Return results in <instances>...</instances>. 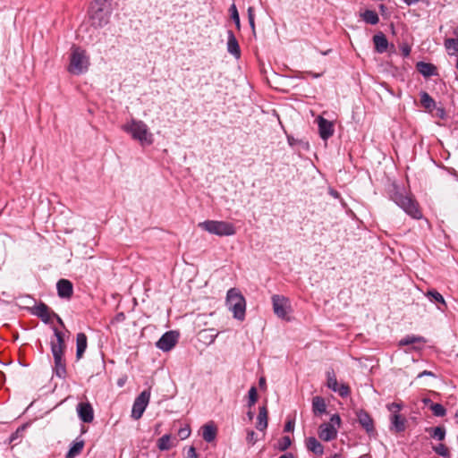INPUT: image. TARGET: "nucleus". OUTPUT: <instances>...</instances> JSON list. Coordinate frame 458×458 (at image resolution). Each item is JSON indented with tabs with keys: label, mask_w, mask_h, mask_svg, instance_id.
Masks as SVG:
<instances>
[{
	"label": "nucleus",
	"mask_w": 458,
	"mask_h": 458,
	"mask_svg": "<svg viewBox=\"0 0 458 458\" xmlns=\"http://www.w3.org/2000/svg\"><path fill=\"white\" fill-rule=\"evenodd\" d=\"M122 129L131 134L132 139L140 141L142 146L153 143L152 133L149 132L147 124L140 120L132 119L131 122L123 124Z\"/></svg>",
	"instance_id": "nucleus-1"
},
{
	"label": "nucleus",
	"mask_w": 458,
	"mask_h": 458,
	"mask_svg": "<svg viewBox=\"0 0 458 458\" xmlns=\"http://www.w3.org/2000/svg\"><path fill=\"white\" fill-rule=\"evenodd\" d=\"M89 66V59L86 55V51L79 47L72 46L68 72L74 75H80L86 72Z\"/></svg>",
	"instance_id": "nucleus-2"
},
{
	"label": "nucleus",
	"mask_w": 458,
	"mask_h": 458,
	"mask_svg": "<svg viewBox=\"0 0 458 458\" xmlns=\"http://www.w3.org/2000/svg\"><path fill=\"white\" fill-rule=\"evenodd\" d=\"M226 305L233 314V318L242 321L245 318L246 301L241 293L231 288L226 294Z\"/></svg>",
	"instance_id": "nucleus-3"
},
{
	"label": "nucleus",
	"mask_w": 458,
	"mask_h": 458,
	"mask_svg": "<svg viewBox=\"0 0 458 458\" xmlns=\"http://www.w3.org/2000/svg\"><path fill=\"white\" fill-rule=\"evenodd\" d=\"M199 226L209 233L217 236H231L236 230L233 224L226 221L206 220L199 224Z\"/></svg>",
	"instance_id": "nucleus-4"
},
{
	"label": "nucleus",
	"mask_w": 458,
	"mask_h": 458,
	"mask_svg": "<svg viewBox=\"0 0 458 458\" xmlns=\"http://www.w3.org/2000/svg\"><path fill=\"white\" fill-rule=\"evenodd\" d=\"M393 200L411 217L416 219L421 217L422 215L418 208L417 202L410 196L404 194L403 192L397 191L394 194Z\"/></svg>",
	"instance_id": "nucleus-5"
},
{
	"label": "nucleus",
	"mask_w": 458,
	"mask_h": 458,
	"mask_svg": "<svg viewBox=\"0 0 458 458\" xmlns=\"http://www.w3.org/2000/svg\"><path fill=\"white\" fill-rule=\"evenodd\" d=\"M271 300L274 313L282 319L289 320L288 314L291 311L289 299L284 295L275 294Z\"/></svg>",
	"instance_id": "nucleus-6"
},
{
	"label": "nucleus",
	"mask_w": 458,
	"mask_h": 458,
	"mask_svg": "<svg viewBox=\"0 0 458 458\" xmlns=\"http://www.w3.org/2000/svg\"><path fill=\"white\" fill-rule=\"evenodd\" d=\"M149 399L150 392L148 390H144L136 397L131 409V417L134 420H139L142 417L149 403Z\"/></svg>",
	"instance_id": "nucleus-7"
},
{
	"label": "nucleus",
	"mask_w": 458,
	"mask_h": 458,
	"mask_svg": "<svg viewBox=\"0 0 458 458\" xmlns=\"http://www.w3.org/2000/svg\"><path fill=\"white\" fill-rule=\"evenodd\" d=\"M64 348L51 347L55 363V374L60 378H64L66 376V361L64 357Z\"/></svg>",
	"instance_id": "nucleus-8"
},
{
	"label": "nucleus",
	"mask_w": 458,
	"mask_h": 458,
	"mask_svg": "<svg viewBox=\"0 0 458 458\" xmlns=\"http://www.w3.org/2000/svg\"><path fill=\"white\" fill-rule=\"evenodd\" d=\"M103 3L99 0H96L91 4V19L93 20L94 24L98 27H103L108 22L109 16L107 13L103 11Z\"/></svg>",
	"instance_id": "nucleus-9"
},
{
	"label": "nucleus",
	"mask_w": 458,
	"mask_h": 458,
	"mask_svg": "<svg viewBox=\"0 0 458 458\" xmlns=\"http://www.w3.org/2000/svg\"><path fill=\"white\" fill-rule=\"evenodd\" d=\"M177 341L178 334H176L174 331H168L160 337L156 345L158 349L164 352H169L174 347Z\"/></svg>",
	"instance_id": "nucleus-10"
},
{
	"label": "nucleus",
	"mask_w": 458,
	"mask_h": 458,
	"mask_svg": "<svg viewBox=\"0 0 458 458\" xmlns=\"http://www.w3.org/2000/svg\"><path fill=\"white\" fill-rule=\"evenodd\" d=\"M356 416L359 423L369 435H372L375 433L373 419L367 411L363 410H359L356 411Z\"/></svg>",
	"instance_id": "nucleus-11"
},
{
	"label": "nucleus",
	"mask_w": 458,
	"mask_h": 458,
	"mask_svg": "<svg viewBox=\"0 0 458 458\" xmlns=\"http://www.w3.org/2000/svg\"><path fill=\"white\" fill-rule=\"evenodd\" d=\"M390 430L394 433L403 432L406 428L407 420L405 417L394 411V413L390 415Z\"/></svg>",
	"instance_id": "nucleus-12"
},
{
	"label": "nucleus",
	"mask_w": 458,
	"mask_h": 458,
	"mask_svg": "<svg viewBox=\"0 0 458 458\" xmlns=\"http://www.w3.org/2000/svg\"><path fill=\"white\" fill-rule=\"evenodd\" d=\"M79 418L85 423H90L94 420V411L89 403H80L77 405Z\"/></svg>",
	"instance_id": "nucleus-13"
},
{
	"label": "nucleus",
	"mask_w": 458,
	"mask_h": 458,
	"mask_svg": "<svg viewBox=\"0 0 458 458\" xmlns=\"http://www.w3.org/2000/svg\"><path fill=\"white\" fill-rule=\"evenodd\" d=\"M58 296L62 299H71L73 294V285L68 279H60L56 284Z\"/></svg>",
	"instance_id": "nucleus-14"
},
{
	"label": "nucleus",
	"mask_w": 458,
	"mask_h": 458,
	"mask_svg": "<svg viewBox=\"0 0 458 458\" xmlns=\"http://www.w3.org/2000/svg\"><path fill=\"white\" fill-rule=\"evenodd\" d=\"M318 125L319 135L323 140H327L334 134L333 123L322 116L318 117Z\"/></svg>",
	"instance_id": "nucleus-15"
},
{
	"label": "nucleus",
	"mask_w": 458,
	"mask_h": 458,
	"mask_svg": "<svg viewBox=\"0 0 458 458\" xmlns=\"http://www.w3.org/2000/svg\"><path fill=\"white\" fill-rule=\"evenodd\" d=\"M319 437L324 441H331L337 436V430L333 424L323 423L319 427Z\"/></svg>",
	"instance_id": "nucleus-16"
},
{
	"label": "nucleus",
	"mask_w": 458,
	"mask_h": 458,
	"mask_svg": "<svg viewBox=\"0 0 458 458\" xmlns=\"http://www.w3.org/2000/svg\"><path fill=\"white\" fill-rule=\"evenodd\" d=\"M54 311L45 303H39L34 308V314L38 317L44 323L48 324L54 316Z\"/></svg>",
	"instance_id": "nucleus-17"
},
{
	"label": "nucleus",
	"mask_w": 458,
	"mask_h": 458,
	"mask_svg": "<svg viewBox=\"0 0 458 458\" xmlns=\"http://www.w3.org/2000/svg\"><path fill=\"white\" fill-rule=\"evenodd\" d=\"M227 51L236 59L241 57V48L232 30L227 31Z\"/></svg>",
	"instance_id": "nucleus-18"
},
{
	"label": "nucleus",
	"mask_w": 458,
	"mask_h": 458,
	"mask_svg": "<svg viewBox=\"0 0 458 458\" xmlns=\"http://www.w3.org/2000/svg\"><path fill=\"white\" fill-rule=\"evenodd\" d=\"M88 346V338L84 333H78L76 335V359L81 360Z\"/></svg>",
	"instance_id": "nucleus-19"
},
{
	"label": "nucleus",
	"mask_w": 458,
	"mask_h": 458,
	"mask_svg": "<svg viewBox=\"0 0 458 458\" xmlns=\"http://www.w3.org/2000/svg\"><path fill=\"white\" fill-rule=\"evenodd\" d=\"M373 43L377 53L382 54L387 50L388 40L384 33L378 32L377 34L374 35Z\"/></svg>",
	"instance_id": "nucleus-20"
},
{
	"label": "nucleus",
	"mask_w": 458,
	"mask_h": 458,
	"mask_svg": "<svg viewBox=\"0 0 458 458\" xmlns=\"http://www.w3.org/2000/svg\"><path fill=\"white\" fill-rule=\"evenodd\" d=\"M216 428L213 423H208L202 427V437L206 442H213L216 439Z\"/></svg>",
	"instance_id": "nucleus-21"
},
{
	"label": "nucleus",
	"mask_w": 458,
	"mask_h": 458,
	"mask_svg": "<svg viewBox=\"0 0 458 458\" xmlns=\"http://www.w3.org/2000/svg\"><path fill=\"white\" fill-rule=\"evenodd\" d=\"M200 339L207 344H211L215 342L216 338L219 335V332H216L214 328L203 329L199 333Z\"/></svg>",
	"instance_id": "nucleus-22"
},
{
	"label": "nucleus",
	"mask_w": 458,
	"mask_h": 458,
	"mask_svg": "<svg viewBox=\"0 0 458 458\" xmlns=\"http://www.w3.org/2000/svg\"><path fill=\"white\" fill-rule=\"evenodd\" d=\"M312 411L315 415H321L327 411L326 402L321 396H315L312 399Z\"/></svg>",
	"instance_id": "nucleus-23"
},
{
	"label": "nucleus",
	"mask_w": 458,
	"mask_h": 458,
	"mask_svg": "<svg viewBox=\"0 0 458 458\" xmlns=\"http://www.w3.org/2000/svg\"><path fill=\"white\" fill-rule=\"evenodd\" d=\"M258 421L256 428L263 431L267 427V419H268V412L266 406H262L259 408V415H258Z\"/></svg>",
	"instance_id": "nucleus-24"
},
{
	"label": "nucleus",
	"mask_w": 458,
	"mask_h": 458,
	"mask_svg": "<svg viewBox=\"0 0 458 458\" xmlns=\"http://www.w3.org/2000/svg\"><path fill=\"white\" fill-rule=\"evenodd\" d=\"M306 446L309 451L314 453L315 454L320 455L324 452L323 445L314 437H310L309 438H307Z\"/></svg>",
	"instance_id": "nucleus-25"
},
{
	"label": "nucleus",
	"mask_w": 458,
	"mask_h": 458,
	"mask_svg": "<svg viewBox=\"0 0 458 458\" xmlns=\"http://www.w3.org/2000/svg\"><path fill=\"white\" fill-rule=\"evenodd\" d=\"M54 335L55 336V340H51L50 345L51 347L56 348H64L66 349V344L64 340V333L59 331L56 327H53Z\"/></svg>",
	"instance_id": "nucleus-26"
},
{
	"label": "nucleus",
	"mask_w": 458,
	"mask_h": 458,
	"mask_svg": "<svg viewBox=\"0 0 458 458\" xmlns=\"http://www.w3.org/2000/svg\"><path fill=\"white\" fill-rule=\"evenodd\" d=\"M417 70L425 77L436 74V66L425 62H419L417 64Z\"/></svg>",
	"instance_id": "nucleus-27"
},
{
	"label": "nucleus",
	"mask_w": 458,
	"mask_h": 458,
	"mask_svg": "<svg viewBox=\"0 0 458 458\" xmlns=\"http://www.w3.org/2000/svg\"><path fill=\"white\" fill-rule=\"evenodd\" d=\"M84 447V441H75L72 443L69 451L67 452L65 458H74L78 454H80Z\"/></svg>",
	"instance_id": "nucleus-28"
},
{
	"label": "nucleus",
	"mask_w": 458,
	"mask_h": 458,
	"mask_svg": "<svg viewBox=\"0 0 458 458\" xmlns=\"http://www.w3.org/2000/svg\"><path fill=\"white\" fill-rule=\"evenodd\" d=\"M360 16L364 21L371 25H375L379 21L377 13L372 10H366Z\"/></svg>",
	"instance_id": "nucleus-29"
},
{
	"label": "nucleus",
	"mask_w": 458,
	"mask_h": 458,
	"mask_svg": "<svg viewBox=\"0 0 458 458\" xmlns=\"http://www.w3.org/2000/svg\"><path fill=\"white\" fill-rule=\"evenodd\" d=\"M426 431L430 434V436L437 440H444L445 437V428L444 427H436V428H428Z\"/></svg>",
	"instance_id": "nucleus-30"
},
{
	"label": "nucleus",
	"mask_w": 458,
	"mask_h": 458,
	"mask_svg": "<svg viewBox=\"0 0 458 458\" xmlns=\"http://www.w3.org/2000/svg\"><path fill=\"white\" fill-rule=\"evenodd\" d=\"M430 301L438 302L443 305L445 308L446 307V302L441 293H439L437 290H429L425 294Z\"/></svg>",
	"instance_id": "nucleus-31"
},
{
	"label": "nucleus",
	"mask_w": 458,
	"mask_h": 458,
	"mask_svg": "<svg viewBox=\"0 0 458 458\" xmlns=\"http://www.w3.org/2000/svg\"><path fill=\"white\" fill-rule=\"evenodd\" d=\"M423 402L425 403H430V410L432 411L435 416L443 417L445 415L446 410L442 404L431 403L429 399H424Z\"/></svg>",
	"instance_id": "nucleus-32"
},
{
	"label": "nucleus",
	"mask_w": 458,
	"mask_h": 458,
	"mask_svg": "<svg viewBox=\"0 0 458 458\" xmlns=\"http://www.w3.org/2000/svg\"><path fill=\"white\" fill-rule=\"evenodd\" d=\"M420 103L421 105L428 110L433 109L436 106L435 100L429 96L427 92L420 93Z\"/></svg>",
	"instance_id": "nucleus-33"
},
{
	"label": "nucleus",
	"mask_w": 458,
	"mask_h": 458,
	"mask_svg": "<svg viewBox=\"0 0 458 458\" xmlns=\"http://www.w3.org/2000/svg\"><path fill=\"white\" fill-rule=\"evenodd\" d=\"M416 343H425V339L422 336L417 335H406L402 340H400V345H409Z\"/></svg>",
	"instance_id": "nucleus-34"
},
{
	"label": "nucleus",
	"mask_w": 458,
	"mask_h": 458,
	"mask_svg": "<svg viewBox=\"0 0 458 458\" xmlns=\"http://www.w3.org/2000/svg\"><path fill=\"white\" fill-rule=\"evenodd\" d=\"M335 373L333 369L327 371V386L331 390H335L337 383Z\"/></svg>",
	"instance_id": "nucleus-35"
},
{
	"label": "nucleus",
	"mask_w": 458,
	"mask_h": 458,
	"mask_svg": "<svg viewBox=\"0 0 458 458\" xmlns=\"http://www.w3.org/2000/svg\"><path fill=\"white\" fill-rule=\"evenodd\" d=\"M445 47L449 51L450 55H454L458 52V39L447 38L445 41Z\"/></svg>",
	"instance_id": "nucleus-36"
},
{
	"label": "nucleus",
	"mask_w": 458,
	"mask_h": 458,
	"mask_svg": "<svg viewBox=\"0 0 458 458\" xmlns=\"http://www.w3.org/2000/svg\"><path fill=\"white\" fill-rule=\"evenodd\" d=\"M333 391L337 393L341 397H347L351 393L348 385L344 383L339 384L338 382L336 383L335 390Z\"/></svg>",
	"instance_id": "nucleus-37"
},
{
	"label": "nucleus",
	"mask_w": 458,
	"mask_h": 458,
	"mask_svg": "<svg viewBox=\"0 0 458 458\" xmlns=\"http://www.w3.org/2000/svg\"><path fill=\"white\" fill-rule=\"evenodd\" d=\"M157 446L160 450H169L171 448L170 436L164 435L158 439Z\"/></svg>",
	"instance_id": "nucleus-38"
},
{
	"label": "nucleus",
	"mask_w": 458,
	"mask_h": 458,
	"mask_svg": "<svg viewBox=\"0 0 458 458\" xmlns=\"http://www.w3.org/2000/svg\"><path fill=\"white\" fill-rule=\"evenodd\" d=\"M291 444H292V441H291L290 437H288V436L283 437L278 442L277 449L280 451H285L286 449L289 448Z\"/></svg>",
	"instance_id": "nucleus-39"
},
{
	"label": "nucleus",
	"mask_w": 458,
	"mask_h": 458,
	"mask_svg": "<svg viewBox=\"0 0 458 458\" xmlns=\"http://www.w3.org/2000/svg\"><path fill=\"white\" fill-rule=\"evenodd\" d=\"M230 12H231V17L233 20V21L235 22L237 29H240V27H241L240 17H239V13H238L237 8L234 4H233L231 5Z\"/></svg>",
	"instance_id": "nucleus-40"
},
{
	"label": "nucleus",
	"mask_w": 458,
	"mask_h": 458,
	"mask_svg": "<svg viewBox=\"0 0 458 458\" xmlns=\"http://www.w3.org/2000/svg\"><path fill=\"white\" fill-rule=\"evenodd\" d=\"M28 427V424H23L21 425V427H19L15 432H13L11 437H10V442H14L15 440H17L20 437L22 436V433L25 431V429L27 428Z\"/></svg>",
	"instance_id": "nucleus-41"
},
{
	"label": "nucleus",
	"mask_w": 458,
	"mask_h": 458,
	"mask_svg": "<svg viewBox=\"0 0 458 458\" xmlns=\"http://www.w3.org/2000/svg\"><path fill=\"white\" fill-rule=\"evenodd\" d=\"M433 450L440 456H443V457H447L449 456V451L447 449V447L443 445V444H439L437 446H433Z\"/></svg>",
	"instance_id": "nucleus-42"
},
{
	"label": "nucleus",
	"mask_w": 458,
	"mask_h": 458,
	"mask_svg": "<svg viewBox=\"0 0 458 458\" xmlns=\"http://www.w3.org/2000/svg\"><path fill=\"white\" fill-rule=\"evenodd\" d=\"M258 399V393L255 386H251L249 390V406L254 405Z\"/></svg>",
	"instance_id": "nucleus-43"
},
{
	"label": "nucleus",
	"mask_w": 458,
	"mask_h": 458,
	"mask_svg": "<svg viewBox=\"0 0 458 458\" xmlns=\"http://www.w3.org/2000/svg\"><path fill=\"white\" fill-rule=\"evenodd\" d=\"M255 15H254V8L250 6L248 8V20L250 26L251 27L252 32L255 34Z\"/></svg>",
	"instance_id": "nucleus-44"
},
{
	"label": "nucleus",
	"mask_w": 458,
	"mask_h": 458,
	"mask_svg": "<svg viewBox=\"0 0 458 458\" xmlns=\"http://www.w3.org/2000/svg\"><path fill=\"white\" fill-rule=\"evenodd\" d=\"M191 435V429L189 427L182 428L178 430V436L182 440L188 438Z\"/></svg>",
	"instance_id": "nucleus-45"
},
{
	"label": "nucleus",
	"mask_w": 458,
	"mask_h": 458,
	"mask_svg": "<svg viewBox=\"0 0 458 458\" xmlns=\"http://www.w3.org/2000/svg\"><path fill=\"white\" fill-rule=\"evenodd\" d=\"M246 440L249 444L253 445L257 442V435L253 430H250L247 433Z\"/></svg>",
	"instance_id": "nucleus-46"
},
{
	"label": "nucleus",
	"mask_w": 458,
	"mask_h": 458,
	"mask_svg": "<svg viewBox=\"0 0 458 458\" xmlns=\"http://www.w3.org/2000/svg\"><path fill=\"white\" fill-rule=\"evenodd\" d=\"M401 408H402V405L399 403H392L387 404V409L389 411L392 412V414L394 413V411H397V413H399Z\"/></svg>",
	"instance_id": "nucleus-47"
},
{
	"label": "nucleus",
	"mask_w": 458,
	"mask_h": 458,
	"mask_svg": "<svg viewBox=\"0 0 458 458\" xmlns=\"http://www.w3.org/2000/svg\"><path fill=\"white\" fill-rule=\"evenodd\" d=\"M186 458H198V454L194 446L189 447L186 454Z\"/></svg>",
	"instance_id": "nucleus-48"
},
{
	"label": "nucleus",
	"mask_w": 458,
	"mask_h": 458,
	"mask_svg": "<svg viewBox=\"0 0 458 458\" xmlns=\"http://www.w3.org/2000/svg\"><path fill=\"white\" fill-rule=\"evenodd\" d=\"M330 420H331V423H330V424H333L334 426H335V425L339 426V425H340V423H341L340 416H339V415H337V414H334V415L331 417Z\"/></svg>",
	"instance_id": "nucleus-49"
},
{
	"label": "nucleus",
	"mask_w": 458,
	"mask_h": 458,
	"mask_svg": "<svg viewBox=\"0 0 458 458\" xmlns=\"http://www.w3.org/2000/svg\"><path fill=\"white\" fill-rule=\"evenodd\" d=\"M294 428V422L293 420H288L284 425V431L291 432Z\"/></svg>",
	"instance_id": "nucleus-50"
},
{
	"label": "nucleus",
	"mask_w": 458,
	"mask_h": 458,
	"mask_svg": "<svg viewBox=\"0 0 458 458\" xmlns=\"http://www.w3.org/2000/svg\"><path fill=\"white\" fill-rule=\"evenodd\" d=\"M402 52L404 56H408L411 53V47L409 46H403L402 47Z\"/></svg>",
	"instance_id": "nucleus-51"
},
{
	"label": "nucleus",
	"mask_w": 458,
	"mask_h": 458,
	"mask_svg": "<svg viewBox=\"0 0 458 458\" xmlns=\"http://www.w3.org/2000/svg\"><path fill=\"white\" fill-rule=\"evenodd\" d=\"M328 192H329V194H330L331 196H333V197H334V198H335V199L340 198V194H339V192H338L337 191H335V190L332 189V188H330V189H329Z\"/></svg>",
	"instance_id": "nucleus-52"
},
{
	"label": "nucleus",
	"mask_w": 458,
	"mask_h": 458,
	"mask_svg": "<svg viewBox=\"0 0 458 458\" xmlns=\"http://www.w3.org/2000/svg\"><path fill=\"white\" fill-rule=\"evenodd\" d=\"M424 376H430V377H434V374L431 372V371H428V370H424L422 371L421 373H420L418 375V377H422Z\"/></svg>",
	"instance_id": "nucleus-53"
},
{
	"label": "nucleus",
	"mask_w": 458,
	"mask_h": 458,
	"mask_svg": "<svg viewBox=\"0 0 458 458\" xmlns=\"http://www.w3.org/2000/svg\"><path fill=\"white\" fill-rule=\"evenodd\" d=\"M53 318H55L57 320L58 324L61 327H64V323L63 319L55 312L54 313Z\"/></svg>",
	"instance_id": "nucleus-54"
},
{
	"label": "nucleus",
	"mask_w": 458,
	"mask_h": 458,
	"mask_svg": "<svg viewBox=\"0 0 458 458\" xmlns=\"http://www.w3.org/2000/svg\"><path fill=\"white\" fill-rule=\"evenodd\" d=\"M419 1L420 0H403V2L409 6L418 3Z\"/></svg>",
	"instance_id": "nucleus-55"
},
{
	"label": "nucleus",
	"mask_w": 458,
	"mask_h": 458,
	"mask_svg": "<svg viewBox=\"0 0 458 458\" xmlns=\"http://www.w3.org/2000/svg\"><path fill=\"white\" fill-rule=\"evenodd\" d=\"M259 385L260 387H264L266 386V379L264 377H260L259 381Z\"/></svg>",
	"instance_id": "nucleus-56"
},
{
	"label": "nucleus",
	"mask_w": 458,
	"mask_h": 458,
	"mask_svg": "<svg viewBox=\"0 0 458 458\" xmlns=\"http://www.w3.org/2000/svg\"><path fill=\"white\" fill-rule=\"evenodd\" d=\"M279 458H294V457L292 454L287 453V454L281 455Z\"/></svg>",
	"instance_id": "nucleus-57"
},
{
	"label": "nucleus",
	"mask_w": 458,
	"mask_h": 458,
	"mask_svg": "<svg viewBox=\"0 0 458 458\" xmlns=\"http://www.w3.org/2000/svg\"><path fill=\"white\" fill-rule=\"evenodd\" d=\"M437 112H438V115H439L441 118H443V117L445 116V111H444V109H442V108H441V109H438V110H437Z\"/></svg>",
	"instance_id": "nucleus-58"
},
{
	"label": "nucleus",
	"mask_w": 458,
	"mask_h": 458,
	"mask_svg": "<svg viewBox=\"0 0 458 458\" xmlns=\"http://www.w3.org/2000/svg\"><path fill=\"white\" fill-rule=\"evenodd\" d=\"M454 34L457 36L456 39H458V28L455 30Z\"/></svg>",
	"instance_id": "nucleus-59"
},
{
	"label": "nucleus",
	"mask_w": 458,
	"mask_h": 458,
	"mask_svg": "<svg viewBox=\"0 0 458 458\" xmlns=\"http://www.w3.org/2000/svg\"><path fill=\"white\" fill-rule=\"evenodd\" d=\"M319 74H313V77L318 78Z\"/></svg>",
	"instance_id": "nucleus-60"
},
{
	"label": "nucleus",
	"mask_w": 458,
	"mask_h": 458,
	"mask_svg": "<svg viewBox=\"0 0 458 458\" xmlns=\"http://www.w3.org/2000/svg\"><path fill=\"white\" fill-rule=\"evenodd\" d=\"M455 418H457V422H458V411L455 413Z\"/></svg>",
	"instance_id": "nucleus-61"
}]
</instances>
